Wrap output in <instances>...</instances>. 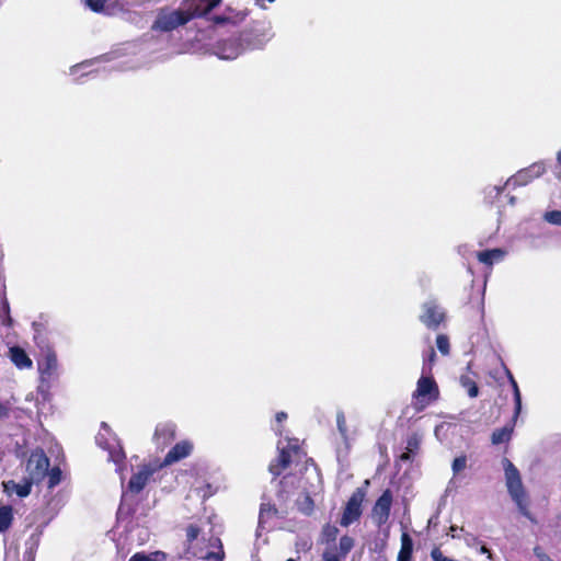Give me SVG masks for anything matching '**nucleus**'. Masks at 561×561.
Instances as JSON below:
<instances>
[{"mask_svg": "<svg viewBox=\"0 0 561 561\" xmlns=\"http://www.w3.org/2000/svg\"><path fill=\"white\" fill-rule=\"evenodd\" d=\"M510 203L514 204L515 203V197H511Z\"/></svg>", "mask_w": 561, "mask_h": 561, "instance_id": "54", "label": "nucleus"}, {"mask_svg": "<svg viewBox=\"0 0 561 561\" xmlns=\"http://www.w3.org/2000/svg\"><path fill=\"white\" fill-rule=\"evenodd\" d=\"M289 480H290V478H289V477H285V478H284V481H283L282 483H283V484H286V483H288V481H289Z\"/></svg>", "mask_w": 561, "mask_h": 561, "instance_id": "52", "label": "nucleus"}, {"mask_svg": "<svg viewBox=\"0 0 561 561\" xmlns=\"http://www.w3.org/2000/svg\"><path fill=\"white\" fill-rule=\"evenodd\" d=\"M392 503V495L389 490H386L375 503L373 508V518L378 526L385 524L390 515V508Z\"/></svg>", "mask_w": 561, "mask_h": 561, "instance_id": "9", "label": "nucleus"}, {"mask_svg": "<svg viewBox=\"0 0 561 561\" xmlns=\"http://www.w3.org/2000/svg\"><path fill=\"white\" fill-rule=\"evenodd\" d=\"M502 463H503V469H504V474H505V483H506L508 494L511 495L512 500L517 505L519 512L525 517L531 519L530 513L528 511L527 502H526V492L524 489V484L522 481L519 470L507 458H503Z\"/></svg>", "mask_w": 561, "mask_h": 561, "instance_id": "1", "label": "nucleus"}, {"mask_svg": "<svg viewBox=\"0 0 561 561\" xmlns=\"http://www.w3.org/2000/svg\"><path fill=\"white\" fill-rule=\"evenodd\" d=\"M534 553L539 559V561H553L546 552L542 551L540 547H536L534 549Z\"/></svg>", "mask_w": 561, "mask_h": 561, "instance_id": "40", "label": "nucleus"}, {"mask_svg": "<svg viewBox=\"0 0 561 561\" xmlns=\"http://www.w3.org/2000/svg\"><path fill=\"white\" fill-rule=\"evenodd\" d=\"M224 557L225 553L220 546L217 552H208L206 556L202 557V559H204L205 561H222Z\"/></svg>", "mask_w": 561, "mask_h": 561, "instance_id": "38", "label": "nucleus"}, {"mask_svg": "<svg viewBox=\"0 0 561 561\" xmlns=\"http://www.w3.org/2000/svg\"><path fill=\"white\" fill-rule=\"evenodd\" d=\"M413 553V540L408 533L401 535V547L397 561H411Z\"/></svg>", "mask_w": 561, "mask_h": 561, "instance_id": "18", "label": "nucleus"}, {"mask_svg": "<svg viewBox=\"0 0 561 561\" xmlns=\"http://www.w3.org/2000/svg\"><path fill=\"white\" fill-rule=\"evenodd\" d=\"M436 346L443 355H448L449 354V340H448L447 335H445V334L437 335Z\"/></svg>", "mask_w": 561, "mask_h": 561, "instance_id": "30", "label": "nucleus"}, {"mask_svg": "<svg viewBox=\"0 0 561 561\" xmlns=\"http://www.w3.org/2000/svg\"><path fill=\"white\" fill-rule=\"evenodd\" d=\"M364 500V493L359 490L354 492L350 497L346 507L344 510L343 516L341 518L342 526H348L353 522H355L362 514V502Z\"/></svg>", "mask_w": 561, "mask_h": 561, "instance_id": "8", "label": "nucleus"}, {"mask_svg": "<svg viewBox=\"0 0 561 561\" xmlns=\"http://www.w3.org/2000/svg\"><path fill=\"white\" fill-rule=\"evenodd\" d=\"M9 357L19 369H26L32 367V359L28 357L26 352L19 346L10 347Z\"/></svg>", "mask_w": 561, "mask_h": 561, "instance_id": "15", "label": "nucleus"}, {"mask_svg": "<svg viewBox=\"0 0 561 561\" xmlns=\"http://www.w3.org/2000/svg\"><path fill=\"white\" fill-rule=\"evenodd\" d=\"M287 561H295L294 559H288Z\"/></svg>", "mask_w": 561, "mask_h": 561, "instance_id": "56", "label": "nucleus"}, {"mask_svg": "<svg viewBox=\"0 0 561 561\" xmlns=\"http://www.w3.org/2000/svg\"><path fill=\"white\" fill-rule=\"evenodd\" d=\"M123 457H124V454H123L122 450L111 451L110 453V459L112 461H114L115 463H118Z\"/></svg>", "mask_w": 561, "mask_h": 561, "instance_id": "42", "label": "nucleus"}, {"mask_svg": "<svg viewBox=\"0 0 561 561\" xmlns=\"http://www.w3.org/2000/svg\"><path fill=\"white\" fill-rule=\"evenodd\" d=\"M479 552L480 553H485L488 556V558L490 559L491 558V552L490 550L484 546V545H481L480 548H479Z\"/></svg>", "mask_w": 561, "mask_h": 561, "instance_id": "48", "label": "nucleus"}, {"mask_svg": "<svg viewBox=\"0 0 561 561\" xmlns=\"http://www.w3.org/2000/svg\"><path fill=\"white\" fill-rule=\"evenodd\" d=\"M461 381V385L468 389V394L471 397V398H474L478 396L479 393V389H478V386L476 385L474 381H472L469 377H461L460 379Z\"/></svg>", "mask_w": 561, "mask_h": 561, "instance_id": "31", "label": "nucleus"}, {"mask_svg": "<svg viewBox=\"0 0 561 561\" xmlns=\"http://www.w3.org/2000/svg\"><path fill=\"white\" fill-rule=\"evenodd\" d=\"M278 515L277 508L271 503H262L259 515V526L266 528L270 522Z\"/></svg>", "mask_w": 561, "mask_h": 561, "instance_id": "19", "label": "nucleus"}, {"mask_svg": "<svg viewBox=\"0 0 561 561\" xmlns=\"http://www.w3.org/2000/svg\"><path fill=\"white\" fill-rule=\"evenodd\" d=\"M546 172V167L542 162H537L528 168L519 170L516 174L506 181L507 187L524 186L531 182L534 179L539 178Z\"/></svg>", "mask_w": 561, "mask_h": 561, "instance_id": "7", "label": "nucleus"}, {"mask_svg": "<svg viewBox=\"0 0 561 561\" xmlns=\"http://www.w3.org/2000/svg\"><path fill=\"white\" fill-rule=\"evenodd\" d=\"M431 558L433 561H459L457 559L444 556L443 551L438 547L432 549Z\"/></svg>", "mask_w": 561, "mask_h": 561, "instance_id": "36", "label": "nucleus"}, {"mask_svg": "<svg viewBox=\"0 0 561 561\" xmlns=\"http://www.w3.org/2000/svg\"><path fill=\"white\" fill-rule=\"evenodd\" d=\"M336 425L341 436L346 439L347 438V426L346 419L342 411H339L336 414Z\"/></svg>", "mask_w": 561, "mask_h": 561, "instance_id": "32", "label": "nucleus"}, {"mask_svg": "<svg viewBox=\"0 0 561 561\" xmlns=\"http://www.w3.org/2000/svg\"><path fill=\"white\" fill-rule=\"evenodd\" d=\"M445 319L443 308L435 301L428 300L422 305L420 321L428 329L436 330Z\"/></svg>", "mask_w": 561, "mask_h": 561, "instance_id": "6", "label": "nucleus"}, {"mask_svg": "<svg viewBox=\"0 0 561 561\" xmlns=\"http://www.w3.org/2000/svg\"><path fill=\"white\" fill-rule=\"evenodd\" d=\"M447 535L454 539L462 538V533H460V528H458L457 526H451Z\"/></svg>", "mask_w": 561, "mask_h": 561, "instance_id": "41", "label": "nucleus"}, {"mask_svg": "<svg viewBox=\"0 0 561 561\" xmlns=\"http://www.w3.org/2000/svg\"><path fill=\"white\" fill-rule=\"evenodd\" d=\"M277 448L279 456L275 462H272L268 467L270 472L273 476L280 474L282 470L287 468L293 462L301 461L305 454L298 446V439H287L286 444L283 440L278 442Z\"/></svg>", "mask_w": 561, "mask_h": 561, "instance_id": "2", "label": "nucleus"}, {"mask_svg": "<svg viewBox=\"0 0 561 561\" xmlns=\"http://www.w3.org/2000/svg\"><path fill=\"white\" fill-rule=\"evenodd\" d=\"M504 251L501 249H493L481 251L478 253V260L486 265H492L494 262H499L504 257Z\"/></svg>", "mask_w": 561, "mask_h": 561, "instance_id": "20", "label": "nucleus"}, {"mask_svg": "<svg viewBox=\"0 0 561 561\" xmlns=\"http://www.w3.org/2000/svg\"><path fill=\"white\" fill-rule=\"evenodd\" d=\"M4 309H5V312H9V305H8V302L4 304Z\"/></svg>", "mask_w": 561, "mask_h": 561, "instance_id": "53", "label": "nucleus"}, {"mask_svg": "<svg viewBox=\"0 0 561 561\" xmlns=\"http://www.w3.org/2000/svg\"><path fill=\"white\" fill-rule=\"evenodd\" d=\"M92 61H84L82 64H79V65H76L71 68V73H75L77 70L81 69V68H85L88 67Z\"/></svg>", "mask_w": 561, "mask_h": 561, "instance_id": "45", "label": "nucleus"}, {"mask_svg": "<svg viewBox=\"0 0 561 561\" xmlns=\"http://www.w3.org/2000/svg\"><path fill=\"white\" fill-rule=\"evenodd\" d=\"M298 510L305 515H310L313 510V501L309 495H304L297 501Z\"/></svg>", "mask_w": 561, "mask_h": 561, "instance_id": "27", "label": "nucleus"}, {"mask_svg": "<svg viewBox=\"0 0 561 561\" xmlns=\"http://www.w3.org/2000/svg\"><path fill=\"white\" fill-rule=\"evenodd\" d=\"M48 476V488L54 489L61 481V470L57 467L53 468L50 471H47Z\"/></svg>", "mask_w": 561, "mask_h": 561, "instance_id": "29", "label": "nucleus"}, {"mask_svg": "<svg viewBox=\"0 0 561 561\" xmlns=\"http://www.w3.org/2000/svg\"><path fill=\"white\" fill-rule=\"evenodd\" d=\"M221 0H187L185 11L195 16L208 14L214 8L219 5Z\"/></svg>", "mask_w": 561, "mask_h": 561, "instance_id": "13", "label": "nucleus"}, {"mask_svg": "<svg viewBox=\"0 0 561 561\" xmlns=\"http://www.w3.org/2000/svg\"><path fill=\"white\" fill-rule=\"evenodd\" d=\"M247 15H248L247 10L234 11L229 8L225 15L216 16L215 21H216V23H226V22L238 23V22L243 21L247 18Z\"/></svg>", "mask_w": 561, "mask_h": 561, "instance_id": "21", "label": "nucleus"}, {"mask_svg": "<svg viewBox=\"0 0 561 561\" xmlns=\"http://www.w3.org/2000/svg\"><path fill=\"white\" fill-rule=\"evenodd\" d=\"M9 413V409L0 402V419L5 417Z\"/></svg>", "mask_w": 561, "mask_h": 561, "instance_id": "46", "label": "nucleus"}, {"mask_svg": "<svg viewBox=\"0 0 561 561\" xmlns=\"http://www.w3.org/2000/svg\"><path fill=\"white\" fill-rule=\"evenodd\" d=\"M157 471V467L144 465L134 473L128 482V490L133 493H139L149 482L151 476Z\"/></svg>", "mask_w": 561, "mask_h": 561, "instance_id": "10", "label": "nucleus"}, {"mask_svg": "<svg viewBox=\"0 0 561 561\" xmlns=\"http://www.w3.org/2000/svg\"><path fill=\"white\" fill-rule=\"evenodd\" d=\"M107 0H84L85 4L94 12H101Z\"/></svg>", "mask_w": 561, "mask_h": 561, "instance_id": "37", "label": "nucleus"}, {"mask_svg": "<svg viewBox=\"0 0 561 561\" xmlns=\"http://www.w3.org/2000/svg\"><path fill=\"white\" fill-rule=\"evenodd\" d=\"M413 455H414L413 453H409L408 450H405V453H403V454L400 456V459H401L402 461H409V460H411V458H412V456H413Z\"/></svg>", "mask_w": 561, "mask_h": 561, "instance_id": "47", "label": "nucleus"}, {"mask_svg": "<svg viewBox=\"0 0 561 561\" xmlns=\"http://www.w3.org/2000/svg\"><path fill=\"white\" fill-rule=\"evenodd\" d=\"M514 425H505L501 428L493 431L491 442L493 445H500L511 439Z\"/></svg>", "mask_w": 561, "mask_h": 561, "instance_id": "22", "label": "nucleus"}, {"mask_svg": "<svg viewBox=\"0 0 561 561\" xmlns=\"http://www.w3.org/2000/svg\"><path fill=\"white\" fill-rule=\"evenodd\" d=\"M48 468L49 459L43 450H35L31 454L26 463L27 480L32 483H38L46 477Z\"/></svg>", "mask_w": 561, "mask_h": 561, "instance_id": "4", "label": "nucleus"}, {"mask_svg": "<svg viewBox=\"0 0 561 561\" xmlns=\"http://www.w3.org/2000/svg\"><path fill=\"white\" fill-rule=\"evenodd\" d=\"M460 533H462V538L465 540V543L468 547L474 548L480 545L478 537H476L474 535H472L470 533L465 531V529L462 527H460Z\"/></svg>", "mask_w": 561, "mask_h": 561, "instance_id": "35", "label": "nucleus"}, {"mask_svg": "<svg viewBox=\"0 0 561 561\" xmlns=\"http://www.w3.org/2000/svg\"><path fill=\"white\" fill-rule=\"evenodd\" d=\"M248 48L245 37H232L219 42L216 46V55L220 59L232 60L236 59Z\"/></svg>", "mask_w": 561, "mask_h": 561, "instance_id": "5", "label": "nucleus"}, {"mask_svg": "<svg viewBox=\"0 0 561 561\" xmlns=\"http://www.w3.org/2000/svg\"><path fill=\"white\" fill-rule=\"evenodd\" d=\"M286 419H287V414L285 412H279V413L276 414V421L278 423L283 422Z\"/></svg>", "mask_w": 561, "mask_h": 561, "instance_id": "49", "label": "nucleus"}, {"mask_svg": "<svg viewBox=\"0 0 561 561\" xmlns=\"http://www.w3.org/2000/svg\"><path fill=\"white\" fill-rule=\"evenodd\" d=\"M543 218L547 222L551 225L561 226V210L547 211L543 215Z\"/></svg>", "mask_w": 561, "mask_h": 561, "instance_id": "33", "label": "nucleus"}, {"mask_svg": "<svg viewBox=\"0 0 561 561\" xmlns=\"http://www.w3.org/2000/svg\"><path fill=\"white\" fill-rule=\"evenodd\" d=\"M354 547V539L350 536H342L339 542V552L341 557H345Z\"/></svg>", "mask_w": 561, "mask_h": 561, "instance_id": "26", "label": "nucleus"}, {"mask_svg": "<svg viewBox=\"0 0 561 561\" xmlns=\"http://www.w3.org/2000/svg\"><path fill=\"white\" fill-rule=\"evenodd\" d=\"M193 451V444L190 440H182L175 444L165 455L161 466H170L188 457Z\"/></svg>", "mask_w": 561, "mask_h": 561, "instance_id": "12", "label": "nucleus"}, {"mask_svg": "<svg viewBox=\"0 0 561 561\" xmlns=\"http://www.w3.org/2000/svg\"><path fill=\"white\" fill-rule=\"evenodd\" d=\"M433 393H437V386L435 381L431 377H421L417 381L414 397L417 399L425 398L426 396H432Z\"/></svg>", "mask_w": 561, "mask_h": 561, "instance_id": "16", "label": "nucleus"}, {"mask_svg": "<svg viewBox=\"0 0 561 561\" xmlns=\"http://www.w3.org/2000/svg\"><path fill=\"white\" fill-rule=\"evenodd\" d=\"M13 522V510L9 505L0 506V533L7 531Z\"/></svg>", "mask_w": 561, "mask_h": 561, "instance_id": "23", "label": "nucleus"}, {"mask_svg": "<svg viewBox=\"0 0 561 561\" xmlns=\"http://www.w3.org/2000/svg\"><path fill=\"white\" fill-rule=\"evenodd\" d=\"M506 374H507V377L510 379V382L512 385L513 392H514L515 412H514V416H513V422H515L522 411V397H520L518 385L508 369H506Z\"/></svg>", "mask_w": 561, "mask_h": 561, "instance_id": "24", "label": "nucleus"}, {"mask_svg": "<svg viewBox=\"0 0 561 561\" xmlns=\"http://www.w3.org/2000/svg\"><path fill=\"white\" fill-rule=\"evenodd\" d=\"M38 370L43 382H50L58 378V360L54 353H47L38 363Z\"/></svg>", "mask_w": 561, "mask_h": 561, "instance_id": "11", "label": "nucleus"}, {"mask_svg": "<svg viewBox=\"0 0 561 561\" xmlns=\"http://www.w3.org/2000/svg\"><path fill=\"white\" fill-rule=\"evenodd\" d=\"M557 160L561 164V150L557 153Z\"/></svg>", "mask_w": 561, "mask_h": 561, "instance_id": "51", "label": "nucleus"}, {"mask_svg": "<svg viewBox=\"0 0 561 561\" xmlns=\"http://www.w3.org/2000/svg\"><path fill=\"white\" fill-rule=\"evenodd\" d=\"M436 357L435 351L432 348L428 354V362L433 363Z\"/></svg>", "mask_w": 561, "mask_h": 561, "instance_id": "50", "label": "nucleus"}, {"mask_svg": "<svg viewBox=\"0 0 561 561\" xmlns=\"http://www.w3.org/2000/svg\"><path fill=\"white\" fill-rule=\"evenodd\" d=\"M165 559V554L160 551H156L149 554L144 552H137L130 557L128 561H162Z\"/></svg>", "mask_w": 561, "mask_h": 561, "instance_id": "25", "label": "nucleus"}, {"mask_svg": "<svg viewBox=\"0 0 561 561\" xmlns=\"http://www.w3.org/2000/svg\"><path fill=\"white\" fill-rule=\"evenodd\" d=\"M31 486L32 482L28 480H26L24 483H15L12 480L3 482L4 491L8 494L15 493L20 497L27 496L31 493Z\"/></svg>", "mask_w": 561, "mask_h": 561, "instance_id": "17", "label": "nucleus"}, {"mask_svg": "<svg viewBox=\"0 0 561 561\" xmlns=\"http://www.w3.org/2000/svg\"><path fill=\"white\" fill-rule=\"evenodd\" d=\"M175 437V425L173 423H161L154 432V439L159 446L168 445Z\"/></svg>", "mask_w": 561, "mask_h": 561, "instance_id": "14", "label": "nucleus"}, {"mask_svg": "<svg viewBox=\"0 0 561 561\" xmlns=\"http://www.w3.org/2000/svg\"><path fill=\"white\" fill-rule=\"evenodd\" d=\"M268 3H273L275 2L276 0H266Z\"/></svg>", "mask_w": 561, "mask_h": 561, "instance_id": "55", "label": "nucleus"}, {"mask_svg": "<svg viewBox=\"0 0 561 561\" xmlns=\"http://www.w3.org/2000/svg\"><path fill=\"white\" fill-rule=\"evenodd\" d=\"M199 533H201L199 527H197L196 525H190V526L186 528V538H187V541H188V542H192V541H194L195 539H197V537H198Z\"/></svg>", "mask_w": 561, "mask_h": 561, "instance_id": "39", "label": "nucleus"}, {"mask_svg": "<svg viewBox=\"0 0 561 561\" xmlns=\"http://www.w3.org/2000/svg\"><path fill=\"white\" fill-rule=\"evenodd\" d=\"M445 426H446L445 423H440V424L436 425L435 431H434L436 438L440 439V434H442V431L445 428Z\"/></svg>", "mask_w": 561, "mask_h": 561, "instance_id": "44", "label": "nucleus"}, {"mask_svg": "<svg viewBox=\"0 0 561 561\" xmlns=\"http://www.w3.org/2000/svg\"><path fill=\"white\" fill-rule=\"evenodd\" d=\"M191 20L192 14L187 13L185 9H161L152 24V30L160 32H171L179 26L185 25Z\"/></svg>", "mask_w": 561, "mask_h": 561, "instance_id": "3", "label": "nucleus"}, {"mask_svg": "<svg viewBox=\"0 0 561 561\" xmlns=\"http://www.w3.org/2000/svg\"><path fill=\"white\" fill-rule=\"evenodd\" d=\"M421 442H422L421 435H419L416 433L412 434L411 436H409V438L407 440L405 450H408L409 453L416 454L421 446Z\"/></svg>", "mask_w": 561, "mask_h": 561, "instance_id": "28", "label": "nucleus"}, {"mask_svg": "<svg viewBox=\"0 0 561 561\" xmlns=\"http://www.w3.org/2000/svg\"><path fill=\"white\" fill-rule=\"evenodd\" d=\"M323 561H340L339 557L336 554H332L329 552H325L323 554Z\"/></svg>", "mask_w": 561, "mask_h": 561, "instance_id": "43", "label": "nucleus"}, {"mask_svg": "<svg viewBox=\"0 0 561 561\" xmlns=\"http://www.w3.org/2000/svg\"><path fill=\"white\" fill-rule=\"evenodd\" d=\"M467 467V457L466 456H459L456 457L451 463V469L454 474H458L460 471H462Z\"/></svg>", "mask_w": 561, "mask_h": 561, "instance_id": "34", "label": "nucleus"}]
</instances>
